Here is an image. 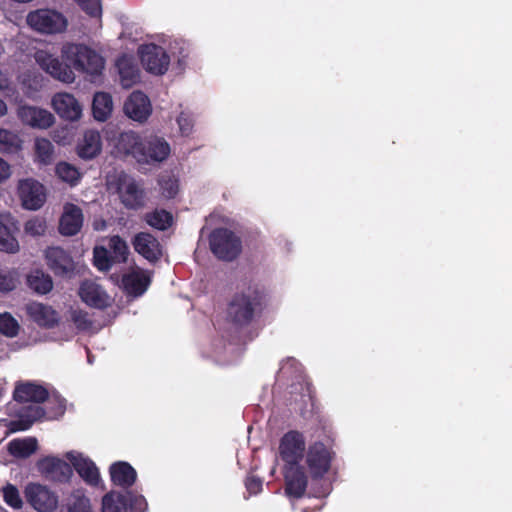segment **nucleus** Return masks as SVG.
<instances>
[{"mask_svg":"<svg viewBox=\"0 0 512 512\" xmlns=\"http://www.w3.org/2000/svg\"><path fill=\"white\" fill-rule=\"evenodd\" d=\"M63 61L46 51L35 53V60L40 67L55 79L72 83L75 79L73 70L98 76L104 69V59L96 51L83 44H68L62 49Z\"/></svg>","mask_w":512,"mask_h":512,"instance_id":"nucleus-1","label":"nucleus"},{"mask_svg":"<svg viewBox=\"0 0 512 512\" xmlns=\"http://www.w3.org/2000/svg\"><path fill=\"white\" fill-rule=\"evenodd\" d=\"M267 301V289L259 283H249L235 292L228 302L227 320L237 328L248 327L262 314Z\"/></svg>","mask_w":512,"mask_h":512,"instance_id":"nucleus-2","label":"nucleus"},{"mask_svg":"<svg viewBox=\"0 0 512 512\" xmlns=\"http://www.w3.org/2000/svg\"><path fill=\"white\" fill-rule=\"evenodd\" d=\"M209 247L216 258L231 262L241 254L242 241L232 230L219 227L210 233Z\"/></svg>","mask_w":512,"mask_h":512,"instance_id":"nucleus-3","label":"nucleus"},{"mask_svg":"<svg viewBox=\"0 0 512 512\" xmlns=\"http://www.w3.org/2000/svg\"><path fill=\"white\" fill-rule=\"evenodd\" d=\"M27 23L35 30L47 33H61L67 28V19L59 12L49 9H40L30 12Z\"/></svg>","mask_w":512,"mask_h":512,"instance_id":"nucleus-4","label":"nucleus"},{"mask_svg":"<svg viewBox=\"0 0 512 512\" xmlns=\"http://www.w3.org/2000/svg\"><path fill=\"white\" fill-rule=\"evenodd\" d=\"M334 452L317 441L309 445L306 453V464L313 479L322 478L330 469Z\"/></svg>","mask_w":512,"mask_h":512,"instance_id":"nucleus-5","label":"nucleus"},{"mask_svg":"<svg viewBox=\"0 0 512 512\" xmlns=\"http://www.w3.org/2000/svg\"><path fill=\"white\" fill-rule=\"evenodd\" d=\"M304 451L305 438L299 431H288L280 439L279 455L285 466L300 465Z\"/></svg>","mask_w":512,"mask_h":512,"instance_id":"nucleus-6","label":"nucleus"},{"mask_svg":"<svg viewBox=\"0 0 512 512\" xmlns=\"http://www.w3.org/2000/svg\"><path fill=\"white\" fill-rule=\"evenodd\" d=\"M141 63L155 75H163L169 68L170 57L165 49L156 44L141 45L138 49Z\"/></svg>","mask_w":512,"mask_h":512,"instance_id":"nucleus-7","label":"nucleus"},{"mask_svg":"<svg viewBox=\"0 0 512 512\" xmlns=\"http://www.w3.org/2000/svg\"><path fill=\"white\" fill-rule=\"evenodd\" d=\"M169 154V143L162 137L150 135L141 139L140 150H138L136 160L139 163L151 164L166 160Z\"/></svg>","mask_w":512,"mask_h":512,"instance_id":"nucleus-8","label":"nucleus"},{"mask_svg":"<svg viewBox=\"0 0 512 512\" xmlns=\"http://www.w3.org/2000/svg\"><path fill=\"white\" fill-rule=\"evenodd\" d=\"M27 502L38 512H52L57 508L58 497L46 486L30 483L25 488Z\"/></svg>","mask_w":512,"mask_h":512,"instance_id":"nucleus-9","label":"nucleus"},{"mask_svg":"<svg viewBox=\"0 0 512 512\" xmlns=\"http://www.w3.org/2000/svg\"><path fill=\"white\" fill-rule=\"evenodd\" d=\"M18 193L23 207L29 210H38L46 201L44 186L34 179L21 180Z\"/></svg>","mask_w":512,"mask_h":512,"instance_id":"nucleus-10","label":"nucleus"},{"mask_svg":"<svg viewBox=\"0 0 512 512\" xmlns=\"http://www.w3.org/2000/svg\"><path fill=\"white\" fill-rule=\"evenodd\" d=\"M48 267L56 275L70 277L75 272V262L72 256L60 247H49L45 251Z\"/></svg>","mask_w":512,"mask_h":512,"instance_id":"nucleus-11","label":"nucleus"},{"mask_svg":"<svg viewBox=\"0 0 512 512\" xmlns=\"http://www.w3.org/2000/svg\"><path fill=\"white\" fill-rule=\"evenodd\" d=\"M125 115L139 123L145 122L152 113L148 96L142 91H133L124 102Z\"/></svg>","mask_w":512,"mask_h":512,"instance_id":"nucleus-12","label":"nucleus"},{"mask_svg":"<svg viewBox=\"0 0 512 512\" xmlns=\"http://www.w3.org/2000/svg\"><path fill=\"white\" fill-rule=\"evenodd\" d=\"M285 494L290 498L299 499L304 496L308 485V477L301 465L284 466Z\"/></svg>","mask_w":512,"mask_h":512,"instance_id":"nucleus-13","label":"nucleus"},{"mask_svg":"<svg viewBox=\"0 0 512 512\" xmlns=\"http://www.w3.org/2000/svg\"><path fill=\"white\" fill-rule=\"evenodd\" d=\"M134 250L144 259L155 263L162 257V246L159 240L149 232H139L132 239Z\"/></svg>","mask_w":512,"mask_h":512,"instance_id":"nucleus-14","label":"nucleus"},{"mask_svg":"<svg viewBox=\"0 0 512 512\" xmlns=\"http://www.w3.org/2000/svg\"><path fill=\"white\" fill-rule=\"evenodd\" d=\"M79 296L84 303L96 309L103 310L111 305L110 296L99 284L93 281L81 283Z\"/></svg>","mask_w":512,"mask_h":512,"instance_id":"nucleus-15","label":"nucleus"},{"mask_svg":"<svg viewBox=\"0 0 512 512\" xmlns=\"http://www.w3.org/2000/svg\"><path fill=\"white\" fill-rule=\"evenodd\" d=\"M17 114L23 124L32 128L47 129L54 123L53 114L38 107L20 106Z\"/></svg>","mask_w":512,"mask_h":512,"instance_id":"nucleus-16","label":"nucleus"},{"mask_svg":"<svg viewBox=\"0 0 512 512\" xmlns=\"http://www.w3.org/2000/svg\"><path fill=\"white\" fill-rule=\"evenodd\" d=\"M52 106L61 118L69 121L78 120L82 114L80 104L69 93H56L52 98Z\"/></svg>","mask_w":512,"mask_h":512,"instance_id":"nucleus-17","label":"nucleus"},{"mask_svg":"<svg viewBox=\"0 0 512 512\" xmlns=\"http://www.w3.org/2000/svg\"><path fill=\"white\" fill-rule=\"evenodd\" d=\"M48 397V390L44 386L33 382H19L13 392V399L18 403H43Z\"/></svg>","mask_w":512,"mask_h":512,"instance_id":"nucleus-18","label":"nucleus"},{"mask_svg":"<svg viewBox=\"0 0 512 512\" xmlns=\"http://www.w3.org/2000/svg\"><path fill=\"white\" fill-rule=\"evenodd\" d=\"M82 209L75 204H67L59 220V232L64 236L76 235L83 226Z\"/></svg>","mask_w":512,"mask_h":512,"instance_id":"nucleus-19","label":"nucleus"},{"mask_svg":"<svg viewBox=\"0 0 512 512\" xmlns=\"http://www.w3.org/2000/svg\"><path fill=\"white\" fill-rule=\"evenodd\" d=\"M40 470L52 480L65 483L73 474L70 464L56 457H46L39 462Z\"/></svg>","mask_w":512,"mask_h":512,"instance_id":"nucleus-20","label":"nucleus"},{"mask_svg":"<svg viewBox=\"0 0 512 512\" xmlns=\"http://www.w3.org/2000/svg\"><path fill=\"white\" fill-rule=\"evenodd\" d=\"M27 313L38 326L46 329L54 328L59 322L58 312L42 303L28 305Z\"/></svg>","mask_w":512,"mask_h":512,"instance_id":"nucleus-21","label":"nucleus"},{"mask_svg":"<svg viewBox=\"0 0 512 512\" xmlns=\"http://www.w3.org/2000/svg\"><path fill=\"white\" fill-rule=\"evenodd\" d=\"M102 150L101 135L96 130H87L77 144V154L81 159L91 160Z\"/></svg>","mask_w":512,"mask_h":512,"instance_id":"nucleus-22","label":"nucleus"},{"mask_svg":"<svg viewBox=\"0 0 512 512\" xmlns=\"http://www.w3.org/2000/svg\"><path fill=\"white\" fill-rule=\"evenodd\" d=\"M116 67L120 76L121 85L130 88L139 80V68L132 56L123 54L116 60Z\"/></svg>","mask_w":512,"mask_h":512,"instance_id":"nucleus-23","label":"nucleus"},{"mask_svg":"<svg viewBox=\"0 0 512 512\" xmlns=\"http://www.w3.org/2000/svg\"><path fill=\"white\" fill-rule=\"evenodd\" d=\"M110 478L113 484L128 489L134 485L137 479L136 470L124 461L115 462L109 469Z\"/></svg>","mask_w":512,"mask_h":512,"instance_id":"nucleus-24","label":"nucleus"},{"mask_svg":"<svg viewBox=\"0 0 512 512\" xmlns=\"http://www.w3.org/2000/svg\"><path fill=\"white\" fill-rule=\"evenodd\" d=\"M140 136L134 131H124L114 138V148L119 155H132L135 159L140 150Z\"/></svg>","mask_w":512,"mask_h":512,"instance_id":"nucleus-25","label":"nucleus"},{"mask_svg":"<svg viewBox=\"0 0 512 512\" xmlns=\"http://www.w3.org/2000/svg\"><path fill=\"white\" fill-rule=\"evenodd\" d=\"M122 284L128 295L139 297L147 290L150 278L145 273L132 272L123 276Z\"/></svg>","mask_w":512,"mask_h":512,"instance_id":"nucleus-26","label":"nucleus"},{"mask_svg":"<svg viewBox=\"0 0 512 512\" xmlns=\"http://www.w3.org/2000/svg\"><path fill=\"white\" fill-rule=\"evenodd\" d=\"M120 197L122 203L128 209H138L144 206L145 203V192L135 181L125 184Z\"/></svg>","mask_w":512,"mask_h":512,"instance_id":"nucleus-27","label":"nucleus"},{"mask_svg":"<svg viewBox=\"0 0 512 512\" xmlns=\"http://www.w3.org/2000/svg\"><path fill=\"white\" fill-rule=\"evenodd\" d=\"M113 110L112 97L107 92H97L93 97L92 114L97 121H106Z\"/></svg>","mask_w":512,"mask_h":512,"instance_id":"nucleus-28","label":"nucleus"},{"mask_svg":"<svg viewBox=\"0 0 512 512\" xmlns=\"http://www.w3.org/2000/svg\"><path fill=\"white\" fill-rule=\"evenodd\" d=\"M27 285L39 295L48 294L53 289L51 276L40 269L32 270L27 275Z\"/></svg>","mask_w":512,"mask_h":512,"instance_id":"nucleus-29","label":"nucleus"},{"mask_svg":"<svg viewBox=\"0 0 512 512\" xmlns=\"http://www.w3.org/2000/svg\"><path fill=\"white\" fill-rule=\"evenodd\" d=\"M73 467L79 476L88 484L96 486L100 480L99 470L89 459L82 457L74 458Z\"/></svg>","mask_w":512,"mask_h":512,"instance_id":"nucleus-30","label":"nucleus"},{"mask_svg":"<svg viewBox=\"0 0 512 512\" xmlns=\"http://www.w3.org/2000/svg\"><path fill=\"white\" fill-rule=\"evenodd\" d=\"M144 221L152 228L165 231L173 224V215L165 209H155L144 215Z\"/></svg>","mask_w":512,"mask_h":512,"instance_id":"nucleus-31","label":"nucleus"},{"mask_svg":"<svg viewBox=\"0 0 512 512\" xmlns=\"http://www.w3.org/2000/svg\"><path fill=\"white\" fill-rule=\"evenodd\" d=\"M14 232V224L7 225L0 220V251L15 253L19 250V243Z\"/></svg>","mask_w":512,"mask_h":512,"instance_id":"nucleus-32","label":"nucleus"},{"mask_svg":"<svg viewBox=\"0 0 512 512\" xmlns=\"http://www.w3.org/2000/svg\"><path fill=\"white\" fill-rule=\"evenodd\" d=\"M108 250L115 263H126L129 256V247L127 242L119 235H113L108 240Z\"/></svg>","mask_w":512,"mask_h":512,"instance_id":"nucleus-33","label":"nucleus"},{"mask_svg":"<svg viewBox=\"0 0 512 512\" xmlns=\"http://www.w3.org/2000/svg\"><path fill=\"white\" fill-rule=\"evenodd\" d=\"M9 452L17 457L26 458L37 450V440L32 437L13 439L8 445Z\"/></svg>","mask_w":512,"mask_h":512,"instance_id":"nucleus-34","label":"nucleus"},{"mask_svg":"<svg viewBox=\"0 0 512 512\" xmlns=\"http://www.w3.org/2000/svg\"><path fill=\"white\" fill-rule=\"evenodd\" d=\"M124 494L109 492L102 498V512H126Z\"/></svg>","mask_w":512,"mask_h":512,"instance_id":"nucleus-35","label":"nucleus"},{"mask_svg":"<svg viewBox=\"0 0 512 512\" xmlns=\"http://www.w3.org/2000/svg\"><path fill=\"white\" fill-rule=\"evenodd\" d=\"M55 172L62 181L69 183L71 186L77 185L81 178L79 170L67 162H59L56 165Z\"/></svg>","mask_w":512,"mask_h":512,"instance_id":"nucleus-36","label":"nucleus"},{"mask_svg":"<svg viewBox=\"0 0 512 512\" xmlns=\"http://www.w3.org/2000/svg\"><path fill=\"white\" fill-rule=\"evenodd\" d=\"M93 264L99 271L107 272L116 263L108 248L96 246L93 250Z\"/></svg>","mask_w":512,"mask_h":512,"instance_id":"nucleus-37","label":"nucleus"},{"mask_svg":"<svg viewBox=\"0 0 512 512\" xmlns=\"http://www.w3.org/2000/svg\"><path fill=\"white\" fill-rule=\"evenodd\" d=\"M21 149V140L15 133L0 128V152L15 153Z\"/></svg>","mask_w":512,"mask_h":512,"instance_id":"nucleus-38","label":"nucleus"},{"mask_svg":"<svg viewBox=\"0 0 512 512\" xmlns=\"http://www.w3.org/2000/svg\"><path fill=\"white\" fill-rule=\"evenodd\" d=\"M18 321L8 312L0 313V333L6 337L13 338L19 333Z\"/></svg>","mask_w":512,"mask_h":512,"instance_id":"nucleus-39","label":"nucleus"},{"mask_svg":"<svg viewBox=\"0 0 512 512\" xmlns=\"http://www.w3.org/2000/svg\"><path fill=\"white\" fill-rule=\"evenodd\" d=\"M35 153L40 162L49 164L53 158L54 147L48 139L40 138L35 142Z\"/></svg>","mask_w":512,"mask_h":512,"instance_id":"nucleus-40","label":"nucleus"},{"mask_svg":"<svg viewBox=\"0 0 512 512\" xmlns=\"http://www.w3.org/2000/svg\"><path fill=\"white\" fill-rule=\"evenodd\" d=\"M124 494L125 502L127 503V509L131 512H145L148 504L143 495L135 494L132 491H126Z\"/></svg>","mask_w":512,"mask_h":512,"instance_id":"nucleus-41","label":"nucleus"},{"mask_svg":"<svg viewBox=\"0 0 512 512\" xmlns=\"http://www.w3.org/2000/svg\"><path fill=\"white\" fill-rule=\"evenodd\" d=\"M17 273L8 268H0V292L8 293L16 288Z\"/></svg>","mask_w":512,"mask_h":512,"instance_id":"nucleus-42","label":"nucleus"},{"mask_svg":"<svg viewBox=\"0 0 512 512\" xmlns=\"http://www.w3.org/2000/svg\"><path fill=\"white\" fill-rule=\"evenodd\" d=\"M3 499L8 506L14 509H19L22 507L23 502L20 497L19 491L12 484H7L3 488Z\"/></svg>","mask_w":512,"mask_h":512,"instance_id":"nucleus-43","label":"nucleus"},{"mask_svg":"<svg viewBox=\"0 0 512 512\" xmlns=\"http://www.w3.org/2000/svg\"><path fill=\"white\" fill-rule=\"evenodd\" d=\"M68 512H93L89 498L80 493L73 494L68 504Z\"/></svg>","mask_w":512,"mask_h":512,"instance_id":"nucleus-44","label":"nucleus"},{"mask_svg":"<svg viewBox=\"0 0 512 512\" xmlns=\"http://www.w3.org/2000/svg\"><path fill=\"white\" fill-rule=\"evenodd\" d=\"M46 228L45 220L38 217L29 219L24 225L25 233L31 236L43 235L46 231Z\"/></svg>","mask_w":512,"mask_h":512,"instance_id":"nucleus-45","label":"nucleus"},{"mask_svg":"<svg viewBox=\"0 0 512 512\" xmlns=\"http://www.w3.org/2000/svg\"><path fill=\"white\" fill-rule=\"evenodd\" d=\"M74 1L90 17H100L102 15L101 0H74Z\"/></svg>","mask_w":512,"mask_h":512,"instance_id":"nucleus-46","label":"nucleus"},{"mask_svg":"<svg viewBox=\"0 0 512 512\" xmlns=\"http://www.w3.org/2000/svg\"><path fill=\"white\" fill-rule=\"evenodd\" d=\"M71 320L79 331H87L92 326L88 313L83 310H72Z\"/></svg>","mask_w":512,"mask_h":512,"instance_id":"nucleus-47","label":"nucleus"},{"mask_svg":"<svg viewBox=\"0 0 512 512\" xmlns=\"http://www.w3.org/2000/svg\"><path fill=\"white\" fill-rule=\"evenodd\" d=\"M159 185L162 195L168 199L174 198L178 193V182L171 177H162Z\"/></svg>","mask_w":512,"mask_h":512,"instance_id":"nucleus-48","label":"nucleus"},{"mask_svg":"<svg viewBox=\"0 0 512 512\" xmlns=\"http://www.w3.org/2000/svg\"><path fill=\"white\" fill-rule=\"evenodd\" d=\"M177 123L179 129L183 135L188 136L193 129V119L190 114L186 112H181L177 117Z\"/></svg>","mask_w":512,"mask_h":512,"instance_id":"nucleus-49","label":"nucleus"},{"mask_svg":"<svg viewBox=\"0 0 512 512\" xmlns=\"http://www.w3.org/2000/svg\"><path fill=\"white\" fill-rule=\"evenodd\" d=\"M22 414L34 424V422L42 420L45 417L46 411L40 406H28L23 410Z\"/></svg>","mask_w":512,"mask_h":512,"instance_id":"nucleus-50","label":"nucleus"},{"mask_svg":"<svg viewBox=\"0 0 512 512\" xmlns=\"http://www.w3.org/2000/svg\"><path fill=\"white\" fill-rule=\"evenodd\" d=\"M32 421L28 420L23 414L21 413L19 418L16 420H12L9 424V428L11 432H18V431H26L31 428Z\"/></svg>","mask_w":512,"mask_h":512,"instance_id":"nucleus-51","label":"nucleus"},{"mask_svg":"<svg viewBox=\"0 0 512 512\" xmlns=\"http://www.w3.org/2000/svg\"><path fill=\"white\" fill-rule=\"evenodd\" d=\"M262 480L254 475L248 476L245 480V487L250 495H256L262 491Z\"/></svg>","mask_w":512,"mask_h":512,"instance_id":"nucleus-52","label":"nucleus"},{"mask_svg":"<svg viewBox=\"0 0 512 512\" xmlns=\"http://www.w3.org/2000/svg\"><path fill=\"white\" fill-rule=\"evenodd\" d=\"M10 176L9 164L0 158V183L6 180Z\"/></svg>","mask_w":512,"mask_h":512,"instance_id":"nucleus-53","label":"nucleus"},{"mask_svg":"<svg viewBox=\"0 0 512 512\" xmlns=\"http://www.w3.org/2000/svg\"><path fill=\"white\" fill-rule=\"evenodd\" d=\"M7 87V78L6 76L0 71V90H3Z\"/></svg>","mask_w":512,"mask_h":512,"instance_id":"nucleus-54","label":"nucleus"},{"mask_svg":"<svg viewBox=\"0 0 512 512\" xmlns=\"http://www.w3.org/2000/svg\"><path fill=\"white\" fill-rule=\"evenodd\" d=\"M7 113V105L6 103L0 98V117L4 116Z\"/></svg>","mask_w":512,"mask_h":512,"instance_id":"nucleus-55","label":"nucleus"}]
</instances>
